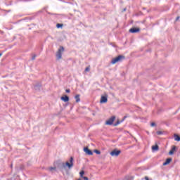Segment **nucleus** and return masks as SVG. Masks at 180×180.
<instances>
[{"label":"nucleus","mask_w":180,"mask_h":180,"mask_svg":"<svg viewBox=\"0 0 180 180\" xmlns=\"http://www.w3.org/2000/svg\"><path fill=\"white\" fill-rule=\"evenodd\" d=\"M68 168L71 169L72 167H74V158L71 157L70 159V162H66L65 163H62V168Z\"/></svg>","instance_id":"f257e3e1"},{"label":"nucleus","mask_w":180,"mask_h":180,"mask_svg":"<svg viewBox=\"0 0 180 180\" xmlns=\"http://www.w3.org/2000/svg\"><path fill=\"white\" fill-rule=\"evenodd\" d=\"M63 53H64V47L60 46V49L56 52V58L58 60H61L63 57Z\"/></svg>","instance_id":"f03ea898"},{"label":"nucleus","mask_w":180,"mask_h":180,"mask_svg":"<svg viewBox=\"0 0 180 180\" xmlns=\"http://www.w3.org/2000/svg\"><path fill=\"white\" fill-rule=\"evenodd\" d=\"M124 58V56H118L117 57L113 58L111 61L112 64H116V63H119V61H122Z\"/></svg>","instance_id":"7ed1b4c3"},{"label":"nucleus","mask_w":180,"mask_h":180,"mask_svg":"<svg viewBox=\"0 0 180 180\" xmlns=\"http://www.w3.org/2000/svg\"><path fill=\"white\" fill-rule=\"evenodd\" d=\"M116 119V117L112 116L111 117L110 119H108L106 122H105V124L110 126L111 124H113V122H115V120Z\"/></svg>","instance_id":"20e7f679"},{"label":"nucleus","mask_w":180,"mask_h":180,"mask_svg":"<svg viewBox=\"0 0 180 180\" xmlns=\"http://www.w3.org/2000/svg\"><path fill=\"white\" fill-rule=\"evenodd\" d=\"M121 151L120 150H114L110 152V155L112 157H118L120 154Z\"/></svg>","instance_id":"39448f33"},{"label":"nucleus","mask_w":180,"mask_h":180,"mask_svg":"<svg viewBox=\"0 0 180 180\" xmlns=\"http://www.w3.org/2000/svg\"><path fill=\"white\" fill-rule=\"evenodd\" d=\"M84 153H86V154H87V155H93L94 153H92V150H89V148H84Z\"/></svg>","instance_id":"423d86ee"},{"label":"nucleus","mask_w":180,"mask_h":180,"mask_svg":"<svg viewBox=\"0 0 180 180\" xmlns=\"http://www.w3.org/2000/svg\"><path fill=\"white\" fill-rule=\"evenodd\" d=\"M139 32H140V28L137 27L131 28L129 30L130 33H139Z\"/></svg>","instance_id":"0eeeda50"},{"label":"nucleus","mask_w":180,"mask_h":180,"mask_svg":"<svg viewBox=\"0 0 180 180\" xmlns=\"http://www.w3.org/2000/svg\"><path fill=\"white\" fill-rule=\"evenodd\" d=\"M100 102L101 103H106L108 102V96H102Z\"/></svg>","instance_id":"6e6552de"},{"label":"nucleus","mask_w":180,"mask_h":180,"mask_svg":"<svg viewBox=\"0 0 180 180\" xmlns=\"http://www.w3.org/2000/svg\"><path fill=\"white\" fill-rule=\"evenodd\" d=\"M172 162V158H167L166 160V161L163 163V165L165 166V165H168L169 164H171V162Z\"/></svg>","instance_id":"1a4fd4ad"},{"label":"nucleus","mask_w":180,"mask_h":180,"mask_svg":"<svg viewBox=\"0 0 180 180\" xmlns=\"http://www.w3.org/2000/svg\"><path fill=\"white\" fill-rule=\"evenodd\" d=\"M61 101H63V102H68L70 101V97L68 96H64L60 98Z\"/></svg>","instance_id":"9d476101"},{"label":"nucleus","mask_w":180,"mask_h":180,"mask_svg":"<svg viewBox=\"0 0 180 180\" xmlns=\"http://www.w3.org/2000/svg\"><path fill=\"white\" fill-rule=\"evenodd\" d=\"M176 148V146H173V147L172 148V149L169 150V155H172L175 153Z\"/></svg>","instance_id":"9b49d317"},{"label":"nucleus","mask_w":180,"mask_h":180,"mask_svg":"<svg viewBox=\"0 0 180 180\" xmlns=\"http://www.w3.org/2000/svg\"><path fill=\"white\" fill-rule=\"evenodd\" d=\"M57 167H51L48 168V171H50V172H53V171H56Z\"/></svg>","instance_id":"f8f14e48"},{"label":"nucleus","mask_w":180,"mask_h":180,"mask_svg":"<svg viewBox=\"0 0 180 180\" xmlns=\"http://www.w3.org/2000/svg\"><path fill=\"white\" fill-rule=\"evenodd\" d=\"M158 145H155L152 146L153 151H158Z\"/></svg>","instance_id":"ddd939ff"},{"label":"nucleus","mask_w":180,"mask_h":180,"mask_svg":"<svg viewBox=\"0 0 180 180\" xmlns=\"http://www.w3.org/2000/svg\"><path fill=\"white\" fill-rule=\"evenodd\" d=\"M75 99L76 100L77 103L81 101V98H79V94L76 95Z\"/></svg>","instance_id":"4468645a"},{"label":"nucleus","mask_w":180,"mask_h":180,"mask_svg":"<svg viewBox=\"0 0 180 180\" xmlns=\"http://www.w3.org/2000/svg\"><path fill=\"white\" fill-rule=\"evenodd\" d=\"M175 141H180V136L178 134H174Z\"/></svg>","instance_id":"2eb2a0df"},{"label":"nucleus","mask_w":180,"mask_h":180,"mask_svg":"<svg viewBox=\"0 0 180 180\" xmlns=\"http://www.w3.org/2000/svg\"><path fill=\"white\" fill-rule=\"evenodd\" d=\"M85 174V172L84 170H82L80 172H79V175H80V177L81 178H84V175Z\"/></svg>","instance_id":"dca6fc26"},{"label":"nucleus","mask_w":180,"mask_h":180,"mask_svg":"<svg viewBox=\"0 0 180 180\" xmlns=\"http://www.w3.org/2000/svg\"><path fill=\"white\" fill-rule=\"evenodd\" d=\"M84 71L85 72H89V71H91V66H88L87 68H86Z\"/></svg>","instance_id":"f3484780"},{"label":"nucleus","mask_w":180,"mask_h":180,"mask_svg":"<svg viewBox=\"0 0 180 180\" xmlns=\"http://www.w3.org/2000/svg\"><path fill=\"white\" fill-rule=\"evenodd\" d=\"M63 26H64V25L60 24V23H58V24L56 25V27H57L58 29H60V27H63Z\"/></svg>","instance_id":"a211bd4d"},{"label":"nucleus","mask_w":180,"mask_h":180,"mask_svg":"<svg viewBox=\"0 0 180 180\" xmlns=\"http://www.w3.org/2000/svg\"><path fill=\"white\" fill-rule=\"evenodd\" d=\"M94 153H96V154H98V155L101 154V151L98 150H94Z\"/></svg>","instance_id":"6ab92c4d"},{"label":"nucleus","mask_w":180,"mask_h":180,"mask_svg":"<svg viewBox=\"0 0 180 180\" xmlns=\"http://www.w3.org/2000/svg\"><path fill=\"white\" fill-rule=\"evenodd\" d=\"M157 134H158V135L162 134V132L161 131H157Z\"/></svg>","instance_id":"aec40b11"},{"label":"nucleus","mask_w":180,"mask_h":180,"mask_svg":"<svg viewBox=\"0 0 180 180\" xmlns=\"http://www.w3.org/2000/svg\"><path fill=\"white\" fill-rule=\"evenodd\" d=\"M150 126H151L152 127H154V126H155V122H152V123L150 124Z\"/></svg>","instance_id":"412c9836"},{"label":"nucleus","mask_w":180,"mask_h":180,"mask_svg":"<svg viewBox=\"0 0 180 180\" xmlns=\"http://www.w3.org/2000/svg\"><path fill=\"white\" fill-rule=\"evenodd\" d=\"M82 178H83V179H84V180H89V179H88V177H86V176H83V177H82Z\"/></svg>","instance_id":"4be33fe9"},{"label":"nucleus","mask_w":180,"mask_h":180,"mask_svg":"<svg viewBox=\"0 0 180 180\" xmlns=\"http://www.w3.org/2000/svg\"><path fill=\"white\" fill-rule=\"evenodd\" d=\"M65 92H67L68 94H70V89H66V90H65Z\"/></svg>","instance_id":"5701e85b"},{"label":"nucleus","mask_w":180,"mask_h":180,"mask_svg":"<svg viewBox=\"0 0 180 180\" xmlns=\"http://www.w3.org/2000/svg\"><path fill=\"white\" fill-rule=\"evenodd\" d=\"M145 180H151V179H148V176H145Z\"/></svg>","instance_id":"b1692460"},{"label":"nucleus","mask_w":180,"mask_h":180,"mask_svg":"<svg viewBox=\"0 0 180 180\" xmlns=\"http://www.w3.org/2000/svg\"><path fill=\"white\" fill-rule=\"evenodd\" d=\"M179 18H180V17H179V16H178V17L176 18V20H178L179 19Z\"/></svg>","instance_id":"393cba45"},{"label":"nucleus","mask_w":180,"mask_h":180,"mask_svg":"<svg viewBox=\"0 0 180 180\" xmlns=\"http://www.w3.org/2000/svg\"><path fill=\"white\" fill-rule=\"evenodd\" d=\"M0 57H2V53H0Z\"/></svg>","instance_id":"a878e982"},{"label":"nucleus","mask_w":180,"mask_h":180,"mask_svg":"<svg viewBox=\"0 0 180 180\" xmlns=\"http://www.w3.org/2000/svg\"><path fill=\"white\" fill-rule=\"evenodd\" d=\"M120 123V122H117V124H119Z\"/></svg>","instance_id":"bb28decb"},{"label":"nucleus","mask_w":180,"mask_h":180,"mask_svg":"<svg viewBox=\"0 0 180 180\" xmlns=\"http://www.w3.org/2000/svg\"><path fill=\"white\" fill-rule=\"evenodd\" d=\"M124 119H126V117H124V119H123V120H124Z\"/></svg>","instance_id":"cd10ccee"},{"label":"nucleus","mask_w":180,"mask_h":180,"mask_svg":"<svg viewBox=\"0 0 180 180\" xmlns=\"http://www.w3.org/2000/svg\"><path fill=\"white\" fill-rule=\"evenodd\" d=\"M77 180H81V179H78Z\"/></svg>","instance_id":"c85d7f7f"}]
</instances>
